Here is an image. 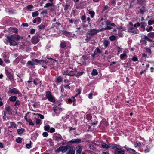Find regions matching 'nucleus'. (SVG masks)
Returning a JSON list of instances; mask_svg holds the SVG:
<instances>
[{
	"label": "nucleus",
	"instance_id": "53",
	"mask_svg": "<svg viewBox=\"0 0 154 154\" xmlns=\"http://www.w3.org/2000/svg\"><path fill=\"white\" fill-rule=\"evenodd\" d=\"M49 131L51 133H53L55 131V129L53 128H52L49 129Z\"/></svg>",
	"mask_w": 154,
	"mask_h": 154
},
{
	"label": "nucleus",
	"instance_id": "41",
	"mask_svg": "<svg viewBox=\"0 0 154 154\" xmlns=\"http://www.w3.org/2000/svg\"><path fill=\"white\" fill-rule=\"evenodd\" d=\"M10 125H11V127H13L15 128H17V125L15 123H14L13 122H10Z\"/></svg>",
	"mask_w": 154,
	"mask_h": 154
},
{
	"label": "nucleus",
	"instance_id": "9",
	"mask_svg": "<svg viewBox=\"0 0 154 154\" xmlns=\"http://www.w3.org/2000/svg\"><path fill=\"white\" fill-rule=\"evenodd\" d=\"M82 148L80 146H77L76 148V154H81L82 152Z\"/></svg>",
	"mask_w": 154,
	"mask_h": 154
},
{
	"label": "nucleus",
	"instance_id": "25",
	"mask_svg": "<svg viewBox=\"0 0 154 154\" xmlns=\"http://www.w3.org/2000/svg\"><path fill=\"white\" fill-rule=\"evenodd\" d=\"M146 8L144 6H143L140 9V11L141 13L143 14L146 11Z\"/></svg>",
	"mask_w": 154,
	"mask_h": 154
},
{
	"label": "nucleus",
	"instance_id": "31",
	"mask_svg": "<svg viewBox=\"0 0 154 154\" xmlns=\"http://www.w3.org/2000/svg\"><path fill=\"white\" fill-rule=\"evenodd\" d=\"M114 34L117 35L121 37H122L123 36V33L121 32H119L118 33H114Z\"/></svg>",
	"mask_w": 154,
	"mask_h": 154
},
{
	"label": "nucleus",
	"instance_id": "36",
	"mask_svg": "<svg viewBox=\"0 0 154 154\" xmlns=\"http://www.w3.org/2000/svg\"><path fill=\"white\" fill-rule=\"evenodd\" d=\"M148 35L149 36L152 38H154V32H151L148 34Z\"/></svg>",
	"mask_w": 154,
	"mask_h": 154
},
{
	"label": "nucleus",
	"instance_id": "3",
	"mask_svg": "<svg viewBox=\"0 0 154 154\" xmlns=\"http://www.w3.org/2000/svg\"><path fill=\"white\" fill-rule=\"evenodd\" d=\"M128 31L129 32L132 33L134 34H138L139 33V30L132 28H129L128 29Z\"/></svg>",
	"mask_w": 154,
	"mask_h": 154
},
{
	"label": "nucleus",
	"instance_id": "8",
	"mask_svg": "<svg viewBox=\"0 0 154 154\" xmlns=\"http://www.w3.org/2000/svg\"><path fill=\"white\" fill-rule=\"evenodd\" d=\"M115 151L117 154H124L125 153L124 150L122 149L117 148L115 149Z\"/></svg>",
	"mask_w": 154,
	"mask_h": 154
},
{
	"label": "nucleus",
	"instance_id": "60",
	"mask_svg": "<svg viewBox=\"0 0 154 154\" xmlns=\"http://www.w3.org/2000/svg\"><path fill=\"white\" fill-rule=\"evenodd\" d=\"M76 91L78 92V93L76 94V95L75 97L76 96L80 94L81 93V90L79 89H77Z\"/></svg>",
	"mask_w": 154,
	"mask_h": 154
},
{
	"label": "nucleus",
	"instance_id": "46",
	"mask_svg": "<svg viewBox=\"0 0 154 154\" xmlns=\"http://www.w3.org/2000/svg\"><path fill=\"white\" fill-rule=\"evenodd\" d=\"M31 141H30V144H26V147L27 148L29 149L31 147Z\"/></svg>",
	"mask_w": 154,
	"mask_h": 154
},
{
	"label": "nucleus",
	"instance_id": "7",
	"mask_svg": "<svg viewBox=\"0 0 154 154\" xmlns=\"http://www.w3.org/2000/svg\"><path fill=\"white\" fill-rule=\"evenodd\" d=\"M39 40V38L38 36H35L32 39V42L33 44H36Z\"/></svg>",
	"mask_w": 154,
	"mask_h": 154
},
{
	"label": "nucleus",
	"instance_id": "51",
	"mask_svg": "<svg viewBox=\"0 0 154 154\" xmlns=\"http://www.w3.org/2000/svg\"><path fill=\"white\" fill-rule=\"evenodd\" d=\"M55 151L56 153L60 152H61L60 147L56 149Z\"/></svg>",
	"mask_w": 154,
	"mask_h": 154
},
{
	"label": "nucleus",
	"instance_id": "29",
	"mask_svg": "<svg viewBox=\"0 0 154 154\" xmlns=\"http://www.w3.org/2000/svg\"><path fill=\"white\" fill-rule=\"evenodd\" d=\"M116 37L114 35H112L109 37V39L110 41H114L116 39Z\"/></svg>",
	"mask_w": 154,
	"mask_h": 154
},
{
	"label": "nucleus",
	"instance_id": "35",
	"mask_svg": "<svg viewBox=\"0 0 154 154\" xmlns=\"http://www.w3.org/2000/svg\"><path fill=\"white\" fill-rule=\"evenodd\" d=\"M89 14L91 15V18H93L95 14L94 12L92 11H90L89 12Z\"/></svg>",
	"mask_w": 154,
	"mask_h": 154
},
{
	"label": "nucleus",
	"instance_id": "28",
	"mask_svg": "<svg viewBox=\"0 0 154 154\" xmlns=\"http://www.w3.org/2000/svg\"><path fill=\"white\" fill-rule=\"evenodd\" d=\"M34 61H29L27 63V65H31L32 66H33L35 65V63H33Z\"/></svg>",
	"mask_w": 154,
	"mask_h": 154
},
{
	"label": "nucleus",
	"instance_id": "22",
	"mask_svg": "<svg viewBox=\"0 0 154 154\" xmlns=\"http://www.w3.org/2000/svg\"><path fill=\"white\" fill-rule=\"evenodd\" d=\"M84 72H78L77 74H74L72 75V76H79L82 75L83 73Z\"/></svg>",
	"mask_w": 154,
	"mask_h": 154
},
{
	"label": "nucleus",
	"instance_id": "64",
	"mask_svg": "<svg viewBox=\"0 0 154 154\" xmlns=\"http://www.w3.org/2000/svg\"><path fill=\"white\" fill-rule=\"evenodd\" d=\"M38 115L40 117V118L41 119H43L44 118V116L42 115V114H38Z\"/></svg>",
	"mask_w": 154,
	"mask_h": 154
},
{
	"label": "nucleus",
	"instance_id": "4",
	"mask_svg": "<svg viewBox=\"0 0 154 154\" xmlns=\"http://www.w3.org/2000/svg\"><path fill=\"white\" fill-rule=\"evenodd\" d=\"M71 147L69 146H65L60 147L61 152L62 153H64L66 151H68L69 150V149Z\"/></svg>",
	"mask_w": 154,
	"mask_h": 154
},
{
	"label": "nucleus",
	"instance_id": "24",
	"mask_svg": "<svg viewBox=\"0 0 154 154\" xmlns=\"http://www.w3.org/2000/svg\"><path fill=\"white\" fill-rule=\"evenodd\" d=\"M125 148L127 150L129 151V152H134V153H135L136 152V151L134 150L133 149L131 148H129L128 147H125Z\"/></svg>",
	"mask_w": 154,
	"mask_h": 154
},
{
	"label": "nucleus",
	"instance_id": "43",
	"mask_svg": "<svg viewBox=\"0 0 154 154\" xmlns=\"http://www.w3.org/2000/svg\"><path fill=\"white\" fill-rule=\"evenodd\" d=\"M16 141L18 143H20L22 141V139L20 137H18L16 139Z\"/></svg>",
	"mask_w": 154,
	"mask_h": 154
},
{
	"label": "nucleus",
	"instance_id": "2",
	"mask_svg": "<svg viewBox=\"0 0 154 154\" xmlns=\"http://www.w3.org/2000/svg\"><path fill=\"white\" fill-rule=\"evenodd\" d=\"M46 97L49 101L53 103L55 102V99L50 91H46Z\"/></svg>",
	"mask_w": 154,
	"mask_h": 154
},
{
	"label": "nucleus",
	"instance_id": "40",
	"mask_svg": "<svg viewBox=\"0 0 154 154\" xmlns=\"http://www.w3.org/2000/svg\"><path fill=\"white\" fill-rule=\"evenodd\" d=\"M145 49L146 50V52H148L150 54L151 53V50L150 48H145Z\"/></svg>",
	"mask_w": 154,
	"mask_h": 154
},
{
	"label": "nucleus",
	"instance_id": "38",
	"mask_svg": "<svg viewBox=\"0 0 154 154\" xmlns=\"http://www.w3.org/2000/svg\"><path fill=\"white\" fill-rule=\"evenodd\" d=\"M69 85H62V87H63L64 88H65L66 89H69L70 88V87L69 86Z\"/></svg>",
	"mask_w": 154,
	"mask_h": 154
},
{
	"label": "nucleus",
	"instance_id": "52",
	"mask_svg": "<svg viewBox=\"0 0 154 154\" xmlns=\"http://www.w3.org/2000/svg\"><path fill=\"white\" fill-rule=\"evenodd\" d=\"M51 5H52V4H51L49 3H46L45 5V6H44V7L45 8H46V7H48L49 6H50Z\"/></svg>",
	"mask_w": 154,
	"mask_h": 154
},
{
	"label": "nucleus",
	"instance_id": "16",
	"mask_svg": "<svg viewBox=\"0 0 154 154\" xmlns=\"http://www.w3.org/2000/svg\"><path fill=\"white\" fill-rule=\"evenodd\" d=\"M24 131V129L23 128L17 130L18 134L20 135L22 134Z\"/></svg>",
	"mask_w": 154,
	"mask_h": 154
},
{
	"label": "nucleus",
	"instance_id": "19",
	"mask_svg": "<svg viewBox=\"0 0 154 154\" xmlns=\"http://www.w3.org/2000/svg\"><path fill=\"white\" fill-rule=\"evenodd\" d=\"M101 146L103 148H104L107 149L110 147V146L109 145L107 144H106L105 143H102V144H101Z\"/></svg>",
	"mask_w": 154,
	"mask_h": 154
},
{
	"label": "nucleus",
	"instance_id": "10",
	"mask_svg": "<svg viewBox=\"0 0 154 154\" xmlns=\"http://www.w3.org/2000/svg\"><path fill=\"white\" fill-rule=\"evenodd\" d=\"M53 110L56 114L59 113L61 111V109L60 108L57 107H54Z\"/></svg>",
	"mask_w": 154,
	"mask_h": 154
},
{
	"label": "nucleus",
	"instance_id": "37",
	"mask_svg": "<svg viewBox=\"0 0 154 154\" xmlns=\"http://www.w3.org/2000/svg\"><path fill=\"white\" fill-rule=\"evenodd\" d=\"M27 122H28L29 124V125L32 126H34V124L32 122V120L31 119H29L28 121H27Z\"/></svg>",
	"mask_w": 154,
	"mask_h": 154
},
{
	"label": "nucleus",
	"instance_id": "44",
	"mask_svg": "<svg viewBox=\"0 0 154 154\" xmlns=\"http://www.w3.org/2000/svg\"><path fill=\"white\" fill-rule=\"evenodd\" d=\"M36 123L37 124H40V122H41V120L37 118H35Z\"/></svg>",
	"mask_w": 154,
	"mask_h": 154
},
{
	"label": "nucleus",
	"instance_id": "13",
	"mask_svg": "<svg viewBox=\"0 0 154 154\" xmlns=\"http://www.w3.org/2000/svg\"><path fill=\"white\" fill-rule=\"evenodd\" d=\"M138 3L140 5H143L145 4L146 0H137Z\"/></svg>",
	"mask_w": 154,
	"mask_h": 154
},
{
	"label": "nucleus",
	"instance_id": "47",
	"mask_svg": "<svg viewBox=\"0 0 154 154\" xmlns=\"http://www.w3.org/2000/svg\"><path fill=\"white\" fill-rule=\"evenodd\" d=\"M89 147L90 149H92L93 150H94L95 149L94 146L91 145H89Z\"/></svg>",
	"mask_w": 154,
	"mask_h": 154
},
{
	"label": "nucleus",
	"instance_id": "48",
	"mask_svg": "<svg viewBox=\"0 0 154 154\" xmlns=\"http://www.w3.org/2000/svg\"><path fill=\"white\" fill-rule=\"evenodd\" d=\"M20 101L19 100H17L16 101V102L15 103L14 106H19L20 104Z\"/></svg>",
	"mask_w": 154,
	"mask_h": 154
},
{
	"label": "nucleus",
	"instance_id": "15",
	"mask_svg": "<svg viewBox=\"0 0 154 154\" xmlns=\"http://www.w3.org/2000/svg\"><path fill=\"white\" fill-rule=\"evenodd\" d=\"M110 42L109 41L107 40H104L103 42V45L106 48L109 45Z\"/></svg>",
	"mask_w": 154,
	"mask_h": 154
},
{
	"label": "nucleus",
	"instance_id": "21",
	"mask_svg": "<svg viewBox=\"0 0 154 154\" xmlns=\"http://www.w3.org/2000/svg\"><path fill=\"white\" fill-rule=\"evenodd\" d=\"M67 154H75V151L72 148H69V150L67 152Z\"/></svg>",
	"mask_w": 154,
	"mask_h": 154
},
{
	"label": "nucleus",
	"instance_id": "45",
	"mask_svg": "<svg viewBox=\"0 0 154 154\" xmlns=\"http://www.w3.org/2000/svg\"><path fill=\"white\" fill-rule=\"evenodd\" d=\"M27 7L28 10H30V11H31V9L33 7V6L32 5H29L27 6Z\"/></svg>",
	"mask_w": 154,
	"mask_h": 154
},
{
	"label": "nucleus",
	"instance_id": "55",
	"mask_svg": "<svg viewBox=\"0 0 154 154\" xmlns=\"http://www.w3.org/2000/svg\"><path fill=\"white\" fill-rule=\"evenodd\" d=\"M141 143L140 142H138L137 143H135L134 144V146L135 147H137L138 146H140L141 145Z\"/></svg>",
	"mask_w": 154,
	"mask_h": 154
},
{
	"label": "nucleus",
	"instance_id": "33",
	"mask_svg": "<svg viewBox=\"0 0 154 154\" xmlns=\"http://www.w3.org/2000/svg\"><path fill=\"white\" fill-rule=\"evenodd\" d=\"M61 138V137L60 136H56L55 137V140L57 141H60Z\"/></svg>",
	"mask_w": 154,
	"mask_h": 154
},
{
	"label": "nucleus",
	"instance_id": "18",
	"mask_svg": "<svg viewBox=\"0 0 154 154\" xmlns=\"http://www.w3.org/2000/svg\"><path fill=\"white\" fill-rule=\"evenodd\" d=\"M60 47L62 48H64L66 46V44L64 41H63L60 43Z\"/></svg>",
	"mask_w": 154,
	"mask_h": 154
},
{
	"label": "nucleus",
	"instance_id": "57",
	"mask_svg": "<svg viewBox=\"0 0 154 154\" xmlns=\"http://www.w3.org/2000/svg\"><path fill=\"white\" fill-rule=\"evenodd\" d=\"M35 29H32L30 30V33L31 34H33L35 32Z\"/></svg>",
	"mask_w": 154,
	"mask_h": 154
},
{
	"label": "nucleus",
	"instance_id": "63",
	"mask_svg": "<svg viewBox=\"0 0 154 154\" xmlns=\"http://www.w3.org/2000/svg\"><path fill=\"white\" fill-rule=\"evenodd\" d=\"M119 146L117 144H115L114 145L112 146V148L114 149L115 148H116V149L117 148H118V147H119Z\"/></svg>",
	"mask_w": 154,
	"mask_h": 154
},
{
	"label": "nucleus",
	"instance_id": "27",
	"mask_svg": "<svg viewBox=\"0 0 154 154\" xmlns=\"http://www.w3.org/2000/svg\"><path fill=\"white\" fill-rule=\"evenodd\" d=\"M39 14L38 11H37L35 12H33L32 13V16L33 17H35L38 16Z\"/></svg>",
	"mask_w": 154,
	"mask_h": 154
},
{
	"label": "nucleus",
	"instance_id": "39",
	"mask_svg": "<svg viewBox=\"0 0 154 154\" xmlns=\"http://www.w3.org/2000/svg\"><path fill=\"white\" fill-rule=\"evenodd\" d=\"M10 29L12 30V31L14 33H17V30L16 28H10Z\"/></svg>",
	"mask_w": 154,
	"mask_h": 154
},
{
	"label": "nucleus",
	"instance_id": "1",
	"mask_svg": "<svg viewBox=\"0 0 154 154\" xmlns=\"http://www.w3.org/2000/svg\"><path fill=\"white\" fill-rule=\"evenodd\" d=\"M10 45L12 46H15L19 43L18 41L20 39H23V38L19 35L16 36L14 35H11L10 36L8 37L7 38Z\"/></svg>",
	"mask_w": 154,
	"mask_h": 154
},
{
	"label": "nucleus",
	"instance_id": "26",
	"mask_svg": "<svg viewBox=\"0 0 154 154\" xmlns=\"http://www.w3.org/2000/svg\"><path fill=\"white\" fill-rule=\"evenodd\" d=\"M126 57H127V55L126 53L124 52L123 54L120 55V57L121 59H123Z\"/></svg>",
	"mask_w": 154,
	"mask_h": 154
},
{
	"label": "nucleus",
	"instance_id": "12",
	"mask_svg": "<svg viewBox=\"0 0 154 154\" xmlns=\"http://www.w3.org/2000/svg\"><path fill=\"white\" fill-rule=\"evenodd\" d=\"M99 31L95 29H92L90 30L89 32V34L91 35H93L95 34H96Z\"/></svg>",
	"mask_w": 154,
	"mask_h": 154
},
{
	"label": "nucleus",
	"instance_id": "30",
	"mask_svg": "<svg viewBox=\"0 0 154 154\" xmlns=\"http://www.w3.org/2000/svg\"><path fill=\"white\" fill-rule=\"evenodd\" d=\"M92 35L91 34L88 33L87 35L86 40L87 41H89L91 38Z\"/></svg>",
	"mask_w": 154,
	"mask_h": 154
},
{
	"label": "nucleus",
	"instance_id": "58",
	"mask_svg": "<svg viewBox=\"0 0 154 154\" xmlns=\"http://www.w3.org/2000/svg\"><path fill=\"white\" fill-rule=\"evenodd\" d=\"M132 60L134 61H136L138 59L136 57H134L132 58Z\"/></svg>",
	"mask_w": 154,
	"mask_h": 154
},
{
	"label": "nucleus",
	"instance_id": "61",
	"mask_svg": "<svg viewBox=\"0 0 154 154\" xmlns=\"http://www.w3.org/2000/svg\"><path fill=\"white\" fill-rule=\"evenodd\" d=\"M142 38L147 40H149V38L148 37L145 35H143V36L142 37Z\"/></svg>",
	"mask_w": 154,
	"mask_h": 154
},
{
	"label": "nucleus",
	"instance_id": "54",
	"mask_svg": "<svg viewBox=\"0 0 154 154\" xmlns=\"http://www.w3.org/2000/svg\"><path fill=\"white\" fill-rule=\"evenodd\" d=\"M152 29V27L151 26L149 28H147L146 29V30L148 32H149Z\"/></svg>",
	"mask_w": 154,
	"mask_h": 154
},
{
	"label": "nucleus",
	"instance_id": "20",
	"mask_svg": "<svg viewBox=\"0 0 154 154\" xmlns=\"http://www.w3.org/2000/svg\"><path fill=\"white\" fill-rule=\"evenodd\" d=\"M16 97L15 96H13L10 97L9 98V100L11 101H14L16 100Z\"/></svg>",
	"mask_w": 154,
	"mask_h": 154
},
{
	"label": "nucleus",
	"instance_id": "49",
	"mask_svg": "<svg viewBox=\"0 0 154 154\" xmlns=\"http://www.w3.org/2000/svg\"><path fill=\"white\" fill-rule=\"evenodd\" d=\"M148 24L149 25H151L152 24H154V20H152V21H151V20H149L148 22Z\"/></svg>",
	"mask_w": 154,
	"mask_h": 154
},
{
	"label": "nucleus",
	"instance_id": "42",
	"mask_svg": "<svg viewBox=\"0 0 154 154\" xmlns=\"http://www.w3.org/2000/svg\"><path fill=\"white\" fill-rule=\"evenodd\" d=\"M62 81V79L60 77H58L57 78V82H60Z\"/></svg>",
	"mask_w": 154,
	"mask_h": 154
},
{
	"label": "nucleus",
	"instance_id": "34",
	"mask_svg": "<svg viewBox=\"0 0 154 154\" xmlns=\"http://www.w3.org/2000/svg\"><path fill=\"white\" fill-rule=\"evenodd\" d=\"M44 128L45 131H49L50 128V126L49 125H46L44 126Z\"/></svg>",
	"mask_w": 154,
	"mask_h": 154
},
{
	"label": "nucleus",
	"instance_id": "6",
	"mask_svg": "<svg viewBox=\"0 0 154 154\" xmlns=\"http://www.w3.org/2000/svg\"><path fill=\"white\" fill-rule=\"evenodd\" d=\"M32 61H34V62L37 63H38L43 64H45L47 63V61H46V60H38L37 59H32Z\"/></svg>",
	"mask_w": 154,
	"mask_h": 154
},
{
	"label": "nucleus",
	"instance_id": "17",
	"mask_svg": "<svg viewBox=\"0 0 154 154\" xmlns=\"http://www.w3.org/2000/svg\"><path fill=\"white\" fill-rule=\"evenodd\" d=\"M95 54H100L101 53V51L98 48H97L94 51V52Z\"/></svg>",
	"mask_w": 154,
	"mask_h": 154
},
{
	"label": "nucleus",
	"instance_id": "11",
	"mask_svg": "<svg viewBox=\"0 0 154 154\" xmlns=\"http://www.w3.org/2000/svg\"><path fill=\"white\" fill-rule=\"evenodd\" d=\"M81 140L80 139H74L72 140L71 142L72 143H79L81 142Z\"/></svg>",
	"mask_w": 154,
	"mask_h": 154
},
{
	"label": "nucleus",
	"instance_id": "59",
	"mask_svg": "<svg viewBox=\"0 0 154 154\" xmlns=\"http://www.w3.org/2000/svg\"><path fill=\"white\" fill-rule=\"evenodd\" d=\"M92 93H90L88 95V97L90 99H92Z\"/></svg>",
	"mask_w": 154,
	"mask_h": 154
},
{
	"label": "nucleus",
	"instance_id": "23",
	"mask_svg": "<svg viewBox=\"0 0 154 154\" xmlns=\"http://www.w3.org/2000/svg\"><path fill=\"white\" fill-rule=\"evenodd\" d=\"M97 74L98 72L97 70L95 69H93L91 72L92 75L93 76H96L97 75Z\"/></svg>",
	"mask_w": 154,
	"mask_h": 154
},
{
	"label": "nucleus",
	"instance_id": "50",
	"mask_svg": "<svg viewBox=\"0 0 154 154\" xmlns=\"http://www.w3.org/2000/svg\"><path fill=\"white\" fill-rule=\"evenodd\" d=\"M48 134L47 132H45L42 134V135L44 137H46L48 136Z\"/></svg>",
	"mask_w": 154,
	"mask_h": 154
},
{
	"label": "nucleus",
	"instance_id": "32",
	"mask_svg": "<svg viewBox=\"0 0 154 154\" xmlns=\"http://www.w3.org/2000/svg\"><path fill=\"white\" fill-rule=\"evenodd\" d=\"M39 29L40 30H43L45 29V25L43 24H41L38 26Z\"/></svg>",
	"mask_w": 154,
	"mask_h": 154
},
{
	"label": "nucleus",
	"instance_id": "5",
	"mask_svg": "<svg viewBox=\"0 0 154 154\" xmlns=\"http://www.w3.org/2000/svg\"><path fill=\"white\" fill-rule=\"evenodd\" d=\"M9 91L10 93L11 94H19L20 93L19 90L16 88H9Z\"/></svg>",
	"mask_w": 154,
	"mask_h": 154
},
{
	"label": "nucleus",
	"instance_id": "14",
	"mask_svg": "<svg viewBox=\"0 0 154 154\" xmlns=\"http://www.w3.org/2000/svg\"><path fill=\"white\" fill-rule=\"evenodd\" d=\"M5 110L7 111L9 114H11L12 113V112H11V109L10 106H6L5 108Z\"/></svg>",
	"mask_w": 154,
	"mask_h": 154
},
{
	"label": "nucleus",
	"instance_id": "62",
	"mask_svg": "<svg viewBox=\"0 0 154 154\" xmlns=\"http://www.w3.org/2000/svg\"><path fill=\"white\" fill-rule=\"evenodd\" d=\"M47 13V11L46 10H45L42 11L41 12V14H46Z\"/></svg>",
	"mask_w": 154,
	"mask_h": 154
},
{
	"label": "nucleus",
	"instance_id": "56",
	"mask_svg": "<svg viewBox=\"0 0 154 154\" xmlns=\"http://www.w3.org/2000/svg\"><path fill=\"white\" fill-rule=\"evenodd\" d=\"M69 7V6L67 4H66L64 8L65 10H67Z\"/></svg>",
	"mask_w": 154,
	"mask_h": 154
}]
</instances>
